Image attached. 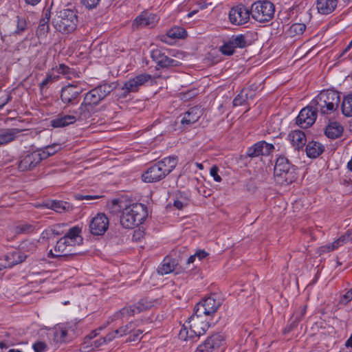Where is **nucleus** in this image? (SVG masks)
I'll return each instance as SVG.
<instances>
[{
    "instance_id": "1",
    "label": "nucleus",
    "mask_w": 352,
    "mask_h": 352,
    "mask_svg": "<svg viewBox=\"0 0 352 352\" xmlns=\"http://www.w3.org/2000/svg\"><path fill=\"white\" fill-rule=\"evenodd\" d=\"M340 102V93L331 90H323L311 101V104L322 116L334 113Z\"/></svg>"
},
{
    "instance_id": "2",
    "label": "nucleus",
    "mask_w": 352,
    "mask_h": 352,
    "mask_svg": "<svg viewBox=\"0 0 352 352\" xmlns=\"http://www.w3.org/2000/svg\"><path fill=\"white\" fill-rule=\"evenodd\" d=\"M80 229L78 226H74L69 230V231L60 238L54 247V252L56 254H52L53 257L67 256L77 254L74 251L76 245H79L82 239L80 236Z\"/></svg>"
},
{
    "instance_id": "3",
    "label": "nucleus",
    "mask_w": 352,
    "mask_h": 352,
    "mask_svg": "<svg viewBox=\"0 0 352 352\" xmlns=\"http://www.w3.org/2000/svg\"><path fill=\"white\" fill-rule=\"evenodd\" d=\"M177 157H165L149 167L146 171L142 174V180L147 183L159 182L171 173L177 166Z\"/></svg>"
},
{
    "instance_id": "4",
    "label": "nucleus",
    "mask_w": 352,
    "mask_h": 352,
    "mask_svg": "<svg viewBox=\"0 0 352 352\" xmlns=\"http://www.w3.org/2000/svg\"><path fill=\"white\" fill-rule=\"evenodd\" d=\"M274 176L277 184L289 185L296 179V168L286 157L280 155L276 159Z\"/></svg>"
},
{
    "instance_id": "5",
    "label": "nucleus",
    "mask_w": 352,
    "mask_h": 352,
    "mask_svg": "<svg viewBox=\"0 0 352 352\" xmlns=\"http://www.w3.org/2000/svg\"><path fill=\"white\" fill-rule=\"evenodd\" d=\"M146 216V207L142 204H133L126 206L120 216L121 225L131 229L143 223Z\"/></svg>"
},
{
    "instance_id": "6",
    "label": "nucleus",
    "mask_w": 352,
    "mask_h": 352,
    "mask_svg": "<svg viewBox=\"0 0 352 352\" xmlns=\"http://www.w3.org/2000/svg\"><path fill=\"white\" fill-rule=\"evenodd\" d=\"M203 316H198L195 312L190 316L189 320L184 324L179 331V336L184 340H194L206 333L209 327L208 322L204 321Z\"/></svg>"
},
{
    "instance_id": "7",
    "label": "nucleus",
    "mask_w": 352,
    "mask_h": 352,
    "mask_svg": "<svg viewBox=\"0 0 352 352\" xmlns=\"http://www.w3.org/2000/svg\"><path fill=\"white\" fill-rule=\"evenodd\" d=\"M114 89L115 86L113 83H105L97 86L85 95L82 101L83 105L89 109L91 114L94 107L103 100Z\"/></svg>"
},
{
    "instance_id": "8",
    "label": "nucleus",
    "mask_w": 352,
    "mask_h": 352,
    "mask_svg": "<svg viewBox=\"0 0 352 352\" xmlns=\"http://www.w3.org/2000/svg\"><path fill=\"white\" fill-rule=\"evenodd\" d=\"M78 19L76 12L70 9L59 12L54 19L53 25L55 29L64 34L73 32L77 25Z\"/></svg>"
},
{
    "instance_id": "9",
    "label": "nucleus",
    "mask_w": 352,
    "mask_h": 352,
    "mask_svg": "<svg viewBox=\"0 0 352 352\" xmlns=\"http://www.w3.org/2000/svg\"><path fill=\"white\" fill-rule=\"evenodd\" d=\"M251 14L256 21L263 23L270 21L274 14V6L268 1H256L252 5Z\"/></svg>"
},
{
    "instance_id": "10",
    "label": "nucleus",
    "mask_w": 352,
    "mask_h": 352,
    "mask_svg": "<svg viewBox=\"0 0 352 352\" xmlns=\"http://www.w3.org/2000/svg\"><path fill=\"white\" fill-rule=\"evenodd\" d=\"M83 89L74 82L62 87L60 100L65 104L63 109L78 105L80 102V95Z\"/></svg>"
},
{
    "instance_id": "11",
    "label": "nucleus",
    "mask_w": 352,
    "mask_h": 352,
    "mask_svg": "<svg viewBox=\"0 0 352 352\" xmlns=\"http://www.w3.org/2000/svg\"><path fill=\"white\" fill-rule=\"evenodd\" d=\"M221 302L214 296H209L198 302L194 308V311L198 316H212L220 307Z\"/></svg>"
},
{
    "instance_id": "12",
    "label": "nucleus",
    "mask_w": 352,
    "mask_h": 352,
    "mask_svg": "<svg viewBox=\"0 0 352 352\" xmlns=\"http://www.w3.org/2000/svg\"><path fill=\"white\" fill-rule=\"evenodd\" d=\"M153 80V76L146 73H142L126 81L122 87L123 97L125 98L131 92H137L140 87Z\"/></svg>"
},
{
    "instance_id": "13",
    "label": "nucleus",
    "mask_w": 352,
    "mask_h": 352,
    "mask_svg": "<svg viewBox=\"0 0 352 352\" xmlns=\"http://www.w3.org/2000/svg\"><path fill=\"white\" fill-rule=\"evenodd\" d=\"M249 45L250 43L245 35H233L221 46L220 51L224 55L230 56L234 53L236 48H244Z\"/></svg>"
},
{
    "instance_id": "14",
    "label": "nucleus",
    "mask_w": 352,
    "mask_h": 352,
    "mask_svg": "<svg viewBox=\"0 0 352 352\" xmlns=\"http://www.w3.org/2000/svg\"><path fill=\"white\" fill-rule=\"evenodd\" d=\"M318 111L311 105L303 108L296 118V124L301 128L307 129L316 121Z\"/></svg>"
},
{
    "instance_id": "15",
    "label": "nucleus",
    "mask_w": 352,
    "mask_h": 352,
    "mask_svg": "<svg viewBox=\"0 0 352 352\" xmlns=\"http://www.w3.org/2000/svg\"><path fill=\"white\" fill-rule=\"evenodd\" d=\"M251 12L243 5L233 7L229 12L230 22L236 25L247 23L250 19Z\"/></svg>"
},
{
    "instance_id": "16",
    "label": "nucleus",
    "mask_w": 352,
    "mask_h": 352,
    "mask_svg": "<svg viewBox=\"0 0 352 352\" xmlns=\"http://www.w3.org/2000/svg\"><path fill=\"white\" fill-rule=\"evenodd\" d=\"M109 219L103 213H98L89 223L90 232L94 235H103L109 228Z\"/></svg>"
},
{
    "instance_id": "17",
    "label": "nucleus",
    "mask_w": 352,
    "mask_h": 352,
    "mask_svg": "<svg viewBox=\"0 0 352 352\" xmlns=\"http://www.w3.org/2000/svg\"><path fill=\"white\" fill-rule=\"evenodd\" d=\"M223 340L224 338L220 333L213 334L200 344L195 352H212L222 345Z\"/></svg>"
},
{
    "instance_id": "18",
    "label": "nucleus",
    "mask_w": 352,
    "mask_h": 352,
    "mask_svg": "<svg viewBox=\"0 0 352 352\" xmlns=\"http://www.w3.org/2000/svg\"><path fill=\"white\" fill-rule=\"evenodd\" d=\"M151 58L157 65L162 68L177 67L180 64L178 60L168 57L164 52L158 49L152 51Z\"/></svg>"
},
{
    "instance_id": "19",
    "label": "nucleus",
    "mask_w": 352,
    "mask_h": 352,
    "mask_svg": "<svg viewBox=\"0 0 352 352\" xmlns=\"http://www.w3.org/2000/svg\"><path fill=\"white\" fill-rule=\"evenodd\" d=\"M42 161V157L38 151L27 154L19 163V169L21 171L32 170Z\"/></svg>"
},
{
    "instance_id": "20",
    "label": "nucleus",
    "mask_w": 352,
    "mask_h": 352,
    "mask_svg": "<svg viewBox=\"0 0 352 352\" xmlns=\"http://www.w3.org/2000/svg\"><path fill=\"white\" fill-rule=\"evenodd\" d=\"M158 18L156 14L144 12L135 18L132 25L138 29L145 27L152 28L156 24Z\"/></svg>"
},
{
    "instance_id": "21",
    "label": "nucleus",
    "mask_w": 352,
    "mask_h": 352,
    "mask_svg": "<svg viewBox=\"0 0 352 352\" xmlns=\"http://www.w3.org/2000/svg\"><path fill=\"white\" fill-rule=\"evenodd\" d=\"M274 149V146L273 144L267 143L265 141H260L248 149L247 155L251 157H257L261 155H267Z\"/></svg>"
},
{
    "instance_id": "22",
    "label": "nucleus",
    "mask_w": 352,
    "mask_h": 352,
    "mask_svg": "<svg viewBox=\"0 0 352 352\" xmlns=\"http://www.w3.org/2000/svg\"><path fill=\"white\" fill-rule=\"evenodd\" d=\"M65 113L70 116L75 123L78 120H83L91 116L89 109L82 102L79 106H71L67 109H63Z\"/></svg>"
},
{
    "instance_id": "23",
    "label": "nucleus",
    "mask_w": 352,
    "mask_h": 352,
    "mask_svg": "<svg viewBox=\"0 0 352 352\" xmlns=\"http://www.w3.org/2000/svg\"><path fill=\"white\" fill-rule=\"evenodd\" d=\"M202 115V109L200 107H193L186 111L181 120L183 125H190L196 122Z\"/></svg>"
},
{
    "instance_id": "24",
    "label": "nucleus",
    "mask_w": 352,
    "mask_h": 352,
    "mask_svg": "<svg viewBox=\"0 0 352 352\" xmlns=\"http://www.w3.org/2000/svg\"><path fill=\"white\" fill-rule=\"evenodd\" d=\"M177 262L175 259L166 256L164 258L161 265L158 267L157 272L161 275H165L177 271Z\"/></svg>"
},
{
    "instance_id": "25",
    "label": "nucleus",
    "mask_w": 352,
    "mask_h": 352,
    "mask_svg": "<svg viewBox=\"0 0 352 352\" xmlns=\"http://www.w3.org/2000/svg\"><path fill=\"white\" fill-rule=\"evenodd\" d=\"M27 256L28 255L21 251H14L13 252L8 253L5 256V260L6 261L5 267H12L14 265L21 263L25 260Z\"/></svg>"
},
{
    "instance_id": "26",
    "label": "nucleus",
    "mask_w": 352,
    "mask_h": 352,
    "mask_svg": "<svg viewBox=\"0 0 352 352\" xmlns=\"http://www.w3.org/2000/svg\"><path fill=\"white\" fill-rule=\"evenodd\" d=\"M338 0H316V8L320 14H329L337 7Z\"/></svg>"
},
{
    "instance_id": "27",
    "label": "nucleus",
    "mask_w": 352,
    "mask_h": 352,
    "mask_svg": "<svg viewBox=\"0 0 352 352\" xmlns=\"http://www.w3.org/2000/svg\"><path fill=\"white\" fill-rule=\"evenodd\" d=\"M47 208L52 209L56 212H68L73 210V206L67 201L52 200L45 204Z\"/></svg>"
},
{
    "instance_id": "28",
    "label": "nucleus",
    "mask_w": 352,
    "mask_h": 352,
    "mask_svg": "<svg viewBox=\"0 0 352 352\" xmlns=\"http://www.w3.org/2000/svg\"><path fill=\"white\" fill-rule=\"evenodd\" d=\"M21 131L22 130L16 128L1 130V133H0V146L8 144L15 140L17 134Z\"/></svg>"
},
{
    "instance_id": "29",
    "label": "nucleus",
    "mask_w": 352,
    "mask_h": 352,
    "mask_svg": "<svg viewBox=\"0 0 352 352\" xmlns=\"http://www.w3.org/2000/svg\"><path fill=\"white\" fill-rule=\"evenodd\" d=\"M289 138L292 146L296 149L302 148L306 144V137L305 133L300 130H295L289 134Z\"/></svg>"
},
{
    "instance_id": "30",
    "label": "nucleus",
    "mask_w": 352,
    "mask_h": 352,
    "mask_svg": "<svg viewBox=\"0 0 352 352\" xmlns=\"http://www.w3.org/2000/svg\"><path fill=\"white\" fill-rule=\"evenodd\" d=\"M72 339L69 329L65 326H58L54 330V341L61 344L69 342Z\"/></svg>"
},
{
    "instance_id": "31",
    "label": "nucleus",
    "mask_w": 352,
    "mask_h": 352,
    "mask_svg": "<svg viewBox=\"0 0 352 352\" xmlns=\"http://www.w3.org/2000/svg\"><path fill=\"white\" fill-rule=\"evenodd\" d=\"M51 126L54 128H61L74 124L69 116L65 113H59L50 121Z\"/></svg>"
},
{
    "instance_id": "32",
    "label": "nucleus",
    "mask_w": 352,
    "mask_h": 352,
    "mask_svg": "<svg viewBox=\"0 0 352 352\" xmlns=\"http://www.w3.org/2000/svg\"><path fill=\"white\" fill-rule=\"evenodd\" d=\"M324 151V146L315 141L309 142L306 146V153L309 157L316 158Z\"/></svg>"
},
{
    "instance_id": "33",
    "label": "nucleus",
    "mask_w": 352,
    "mask_h": 352,
    "mask_svg": "<svg viewBox=\"0 0 352 352\" xmlns=\"http://www.w3.org/2000/svg\"><path fill=\"white\" fill-rule=\"evenodd\" d=\"M343 131L342 126L337 122H330L325 129V135L331 139L340 137Z\"/></svg>"
},
{
    "instance_id": "34",
    "label": "nucleus",
    "mask_w": 352,
    "mask_h": 352,
    "mask_svg": "<svg viewBox=\"0 0 352 352\" xmlns=\"http://www.w3.org/2000/svg\"><path fill=\"white\" fill-rule=\"evenodd\" d=\"M138 313V311L136 307V305H135L124 307L119 311L113 314V316L111 317V321L114 320L122 319L123 318L131 316Z\"/></svg>"
},
{
    "instance_id": "35",
    "label": "nucleus",
    "mask_w": 352,
    "mask_h": 352,
    "mask_svg": "<svg viewBox=\"0 0 352 352\" xmlns=\"http://www.w3.org/2000/svg\"><path fill=\"white\" fill-rule=\"evenodd\" d=\"M341 109L345 116H352V94L344 97L341 104Z\"/></svg>"
},
{
    "instance_id": "36",
    "label": "nucleus",
    "mask_w": 352,
    "mask_h": 352,
    "mask_svg": "<svg viewBox=\"0 0 352 352\" xmlns=\"http://www.w3.org/2000/svg\"><path fill=\"white\" fill-rule=\"evenodd\" d=\"M60 149V146L59 144H54L52 145L45 146L43 150H38V153H40L41 157H42V160L44 159H47L51 155H54Z\"/></svg>"
},
{
    "instance_id": "37",
    "label": "nucleus",
    "mask_w": 352,
    "mask_h": 352,
    "mask_svg": "<svg viewBox=\"0 0 352 352\" xmlns=\"http://www.w3.org/2000/svg\"><path fill=\"white\" fill-rule=\"evenodd\" d=\"M138 327L136 322H129L126 324L120 327L119 329L115 330V333H118L119 336L122 337L129 333H131L134 329Z\"/></svg>"
},
{
    "instance_id": "38",
    "label": "nucleus",
    "mask_w": 352,
    "mask_h": 352,
    "mask_svg": "<svg viewBox=\"0 0 352 352\" xmlns=\"http://www.w3.org/2000/svg\"><path fill=\"white\" fill-rule=\"evenodd\" d=\"M305 30V24L298 23H294L289 27L288 33L291 36H299L302 34Z\"/></svg>"
},
{
    "instance_id": "39",
    "label": "nucleus",
    "mask_w": 352,
    "mask_h": 352,
    "mask_svg": "<svg viewBox=\"0 0 352 352\" xmlns=\"http://www.w3.org/2000/svg\"><path fill=\"white\" fill-rule=\"evenodd\" d=\"M186 35V30L180 27H174L167 32V36L171 38H182Z\"/></svg>"
},
{
    "instance_id": "40",
    "label": "nucleus",
    "mask_w": 352,
    "mask_h": 352,
    "mask_svg": "<svg viewBox=\"0 0 352 352\" xmlns=\"http://www.w3.org/2000/svg\"><path fill=\"white\" fill-rule=\"evenodd\" d=\"M16 28L14 32V34L19 35L24 32L28 28L27 22L25 18L17 16H16Z\"/></svg>"
},
{
    "instance_id": "41",
    "label": "nucleus",
    "mask_w": 352,
    "mask_h": 352,
    "mask_svg": "<svg viewBox=\"0 0 352 352\" xmlns=\"http://www.w3.org/2000/svg\"><path fill=\"white\" fill-rule=\"evenodd\" d=\"M50 30L49 23L44 21H40L38 26L37 28L36 35L38 38H44L47 36Z\"/></svg>"
},
{
    "instance_id": "42",
    "label": "nucleus",
    "mask_w": 352,
    "mask_h": 352,
    "mask_svg": "<svg viewBox=\"0 0 352 352\" xmlns=\"http://www.w3.org/2000/svg\"><path fill=\"white\" fill-rule=\"evenodd\" d=\"M20 249L22 252L32 254L36 250V243L34 242L25 241L20 245Z\"/></svg>"
},
{
    "instance_id": "43",
    "label": "nucleus",
    "mask_w": 352,
    "mask_h": 352,
    "mask_svg": "<svg viewBox=\"0 0 352 352\" xmlns=\"http://www.w3.org/2000/svg\"><path fill=\"white\" fill-rule=\"evenodd\" d=\"M57 72L59 74L63 75H65L67 78H72V77L75 76V72L74 69L69 68L68 66L65 64H60L57 67Z\"/></svg>"
},
{
    "instance_id": "44",
    "label": "nucleus",
    "mask_w": 352,
    "mask_h": 352,
    "mask_svg": "<svg viewBox=\"0 0 352 352\" xmlns=\"http://www.w3.org/2000/svg\"><path fill=\"white\" fill-rule=\"evenodd\" d=\"M34 230V226L28 223H23L17 226L15 228V232L16 234H28L33 232Z\"/></svg>"
},
{
    "instance_id": "45",
    "label": "nucleus",
    "mask_w": 352,
    "mask_h": 352,
    "mask_svg": "<svg viewBox=\"0 0 352 352\" xmlns=\"http://www.w3.org/2000/svg\"><path fill=\"white\" fill-rule=\"evenodd\" d=\"M138 309V313L147 310L153 306V302L146 299L140 300L137 304H135Z\"/></svg>"
},
{
    "instance_id": "46",
    "label": "nucleus",
    "mask_w": 352,
    "mask_h": 352,
    "mask_svg": "<svg viewBox=\"0 0 352 352\" xmlns=\"http://www.w3.org/2000/svg\"><path fill=\"white\" fill-rule=\"evenodd\" d=\"M248 100V94H244V91L242 90L234 99L233 105L235 107L241 106L243 104Z\"/></svg>"
},
{
    "instance_id": "47",
    "label": "nucleus",
    "mask_w": 352,
    "mask_h": 352,
    "mask_svg": "<svg viewBox=\"0 0 352 352\" xmlns=\"http://www.w3.org/2000/svg\"><path fill=\"white\" fill-rule=\"evenodd\" d=\"M143 333V331L140 329H134V331L131 333H129V336L127 338L126 342H135L141 338L140 336Z\"/></svg>"
},
{
    "instance_id": "48",
    "label": "nucleus",
    "mask_w": 352,
    "mask_h": 352,
    "mask_svg": "<svg viewBox=\"0 0 352 352\" xmlns=\"http://www.w3.org/2000/svg\"><path fill=\"white\" fill-rule=\"evenodd\" d=\"M101 0H80V3L88 10L96 8Z\"/></svg>"
},
{
    "instance_id": "49",
    "label": "nucleus",
    "mask_w": 352,
    "mask_h": 352,
    "mask_svg": "<svg viewBox=\"0 0 352 352\" xmlns=\"http://www.w3.org/2000/svg\"><path fill=\"white\" fill-rule=\"evenodd\" d=\"M57 80V78L52 76L51 74H47L45 78L40 83V89L42 90L47 87L50 84Z\"/></svg>"
},
{
    "instance_id": "50",
    "label": "nucleus",
    "mask_w": 352,
    "mask_h": 352,
    "mask_svg": "<svg viewBox=\"0 0 352 352\" xmlns=\"http://www.w3.org/2000/svg\"><path fill=\"white\" fill-rule=\"evenodd\" d=\"M352 300V288L347 292L340 296V303L342 305H347Z\"/></svg>"
},
{
    "instance_id": "51",
    "label": "nucleus",
    "mask_w": 352,
    "mask_h": 352,
    "mask_svg": "<svg viewBox=\"0 0 352 352\" xmlns=\"http://www.w3.org/2000/svg\"><path fill=\"white\" fill-rule=\"evenodd\" d=\"M101 197H102V196H101V195H80V194L74 195V198L78 201H81V200H84V199L90 201V200L100 199Z\"/></svg>"
},
{
    "instance_id": "52",
    "label": "nucleus",
    "mask_w": 352,
    "mask_h": 352,
    "mask_svg": "<svg viewBox=\"0 0 352 352\" xmlns=\"http://www.w3.org/2000/svg\"><path fill=\"white\" fill-rule=\"evenodd\" d=\"M32 347L34 350V352H44L47 348L45 342L41 341H38L34 343Z\"/></svg>"
},
{
    "instance_id": "53",
    "label": "nucleus",
    "mask_w": 352,
    "mask_h": 352,
    "mask_svg": "<svg viewBox=\"0 0 352 352\" xmlns=\"http://www.w3.org/2000/svg\"><path fill=\"white\" fill-rule=\"evenodd\" d=\"M219 168L214 165L211 167L210 173V175L213 177L214 180L217 182H220L221 181V177L218 174Z\"/></svg>"
},
{
    "instance_id": "54",
    "label": "nucleus",
    "mask_w": 352,
    "mask_h": 352,
    "mask_svg": "<svg viewBox=\"0 0 352 352\" xmlns=\"http://www.w3.org/2000/svg\"><path fill=\"white\" fill-rule=\"evenodd\" d=\"M345 241H346V236H342L339 239H338L337 240H336L335 241L331 243V245L333 250H335L337 248H338L340 246L343 245L345 243Z\"/></svg>"
},
{
    "instance_id": "55",
    "label": "nucleus",
    "mask_w": 352,
    "mask_h": 352,
    "mask_svg": "<svg viewBox=\"0 0 352 352\" xmlns=\"http://www.w3.org/2000/svg\"><path fill=\"white\" fill-rule=\"evenodd\" d=\"M80 351L82 352H91L94 351L90 341L85 340L84 342L81 344Z\"/></svg>"
},
{
    "instance_id": "56",
    "label": "nucleus",
    "mask_w": 352,
    "mask_h": 352,
    "mask_svg": "<svg viewBox=\"0 0 352 352\" xmlns=\"http://www.w3.org/2000/svg\"><path fill=\"white\" fill-rule=\"evenodd\" d=\"M117 335H118V333H115V331H113L111 333H108L106 336L100 338L104 344L105 343L112 341L116 338V336Z\"/></svg>"
},
{
    "instance_id": "57",
    "label": "nucleus",
    "mask_w": 352,
    "mask_h": 352,
    "mask_svg": "<svg viewBox=\"0 0 352 352\" xmlns=\"http://www.w3.org/2000/svg\"><path fill=\"white\" fill-rule=\"evenodd\" d=\"M174 206L177 208L179 210H182L188 205L187 200H185L184 201H180L179 199H177L174 201Z\"/></svg>"
},
{
    "instance_id": "58",
    "label": "nucleus",
    "mask_w": 352,
    "mask_h": 352,
    "mask_svg": "<svg viewBox=\"0 0 352 352\" xmlns=\"http://www.w3.org/2000/svg\"><path fill=\"white\" fill-rule=\"evenodd\" d=\"M298 322V320H295L291 324H288L283 330V333H287L290 332L291 331H292L297 326Z\"/></svg>"
},
{
    "instance_id": "59",
    "label": "nucleus",
    "mask_w": 352,
    "mask_h": 352,
    "mask_svg": "<svg viewBox=\"0 0 352 352\" xmlns=\"http://www.w3.org/2000/svg\"><path fill=\"white\" fill-rule=\"evenodd\" d=\"M331 251H333V248H332V247L331 245V243L325 245H323V246H321L319 248V253L320 254L327 253V252H331Z\"/></svg>"
},
{
    "instance_id": "60",
    "label": "nucleus",
    "mask_w": 352,
    "mask_h": 352,
    "mask_svg": "<svg viewBox=\"0 0 352 352\" xmlns=\"http://www.w3.org/2000/svg\"><path fill=\"white\" fill-rule=\"evenodd\" d=\"M90 343H91V346L94 350H95L96 349L100 347V346H102L103 344L100 338L99 339L94 340V341L91 340Z\"/></svg>"
},
{
    "instance_id": "61",
    "label": "nucleus",
    "mask_w": 352,
    "mask_h": 352,
    "mask_svg": "<svg viewBox=\"0 0 352 352\" xmlns=\"http://www.w3.org/2000/svg\"><path fill=\"white\" fill-rule=\"evenodd\" d=\"M50 19V11L47 10L43 13V17L40 21H44L47 23H49Z\"/></svg>"
},
{
    "instance_id": "62",
    "label": "nucleus",
    "mask_w": 352,
    "mask_h": 352,
    "mask_svg": "<svg viewBox=\"0 0 352 352\" xmlns=\"http://www.w3.org/2000/svg\"><path fill=\"white\" fill-rule=\"evenodd\" d=\"M195 255L197 257L199 258V260L206 257L208 255V253L206 252L204 250H199L195 253Z\"/></svg>"
},
{
    "instance_id": "63",
    "label": "nucleus",
    "mask_w": 352,
    "mask_h": 352,
    "mask_svg": "<svg viewBox=\"0 0 352 352\" xmlns=\"http://www.w3.org/2000/svg\"><path fill=\"white\" fill-rule=\"evenodd\" d=\"M11 99L12 96L10 94H8L6 99L0 102V109H2L8 102H9Z\"/></svg>"
},
{
    "instance_id": "64",
    "label": "nucleus",
    "mask_w": 352,
    "mask_h": 352,
    "mask_svg": "<svg viewBox=\"0 0 352 352\" xmlns=\"http://www.w3.org/2000/svg\"><path fill=\"white\" fill-rule=\"evenodd\" d=\"M24 1H25V3L27 4L31 5V6H36L41 1V0H24Z\"/></svg>"
}]
</instances>
